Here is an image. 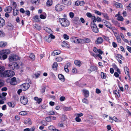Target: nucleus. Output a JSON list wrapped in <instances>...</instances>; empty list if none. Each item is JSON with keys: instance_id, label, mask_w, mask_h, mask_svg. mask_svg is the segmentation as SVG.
Listing matches in <instances>:
<instances>
[{"instance_id": "nucleus-1", "label": "nucleus", "mask_w": 131, "mask_h": 131, "mask_svg": "<svg viewBox=\"0 0 131 131\" xmlns=\"http://www.w3.org/2000/svg\"><path fill=\"white\" fill-rule=\"evenodd\" d=\"M15 74L14 72L12 70H7L3 71L0 73V76L2 77H10L13 76Z\"/></svg>"}, {"instance_id": "nucleus-2", "label": "nucleus", "mask_w": 131, "mask_h": 131, "mask_svg": "<svg viewBox=\"0 0 131 131\" xmlns=\"http://www.w3.org/2000/svg\"><path fill=\"white\" fill-rule=\"evenodd\" d=\"M59 20L61 25L64 27H66L69 26L70 22L67 19L65 18H60Z\"/></svg>"}, {"instance_id": "nucleus-3", "label": "nucleus", "mask_w": 131, "mask_h": 131, "mask_svg": "<svg viewBox=\"0 0 131 131\" xmlns=\"http://www.w3.org/2000/svg\"><path fill=\"white\" fill-rule=\"evenodd\" d=\"M8 68L11 70H14L19 69V66L16 62H14L9 64L8 65Z\"/></svg>"}, {"instance_id": "nucleus-4", "label": "nucleus", "mask_w": 131, "mask_h": 131, "mask_svg": "<svg viewBox=\"0 0 131 131\" xmlns=\"http://www.w3.org/2000/svg\"><path fill=\"white\" fill-rule=\"evenodd\" d=\"M8 59L10 62H12L20 60V58L15 54H11L9 56Z\"/></svg>"}, {"instance_id": "nucleus-5", "label": "nucleus", "mask_w": 131, "mask_h": 131, "mask_svg": "<svg viewBox=\"0 0 131 131\" xmlns=\"http://www.w3.org/2000/svg\"><path fill=\"white\" fill-rule=\"evenodd\" d=\"M91 28L93 31L95 33H98L99 32L98 29L95 23H91Z\"/></svg>"}, {"instance_id": "nucleus-6", "label": "nucleus", "mask_w": 131, "mask_h": 131, "mask_svg": "<svg viewBox=\"0 0 131 131\" xmlns=\"http://www.w3.org/2000/svg\"><path fill=\"white\" fill-rule=\"evenodd\" d=\"M30 85L28 83H25L22 84L20 87L24 91H25L27 90L29 88Z\"/></svg>"}, {"instance_id": "nucleus-7", "label": "nucleus", "mask_w": 131, "mask_h": 131, "mask_svg": "<svg viewBox=\"0 0 131 131\" xmlns=\"http://www.w3.org/2000/svg\"><path fill=\"white\" fill-rule=\"evenodd\" d=\"M20 100L21 103L24 105H25L27 103L28 100L27 98L24 96H21L20 98Z\"/></svg>"}, {"instance_id": "nucleus-8", "label": "nucleus", "mask_w": 131, "mask_h": 131, "mask_svg": "<svg viewBox=\"0 0 131 131\" xmlns=\"http://www.w3.org/2000/svg\"><path fill=\"white\" fill-rule=\"evenodd\" d=\"M63 9H64V6L61 4H58L55 7L56 10L58 12L61 11Z\"/></svg>"}, {"instance_id": "nucleus-9", "label": "nucleus", "mask_w": 131, "mask_h": 131, "mask_svg": "<svg viewBox=\"0 0 131 131\" xmlns=\"http://www.w3.org/2000/svg\"><path fill=\"white\" fill-rule=\"evenodd\" d=\"M97 68L96 66H92L91 67L90 69H88V72L89 73H90L92 71H97Z\"/></svg>"}, {"instance_id": "nucleus-10", "label": "nucleus", "mask_w": 131, "mask_h": 131, "mask_svg": "<svg viewBox=\"0 0 131 131\" xmlns=\"http://www.w3.org/2000/svg\"><path fill=\"white\" fill-rule=\"evenodd\" d=\"M10 53V51L9 49H5L3 50L2 51H0V53L2 54V55L3 54H8Z\"/></svg>"}, {"instance_id": "nucleus-11", "label": "nucleus", "mask_w": 131, "mask_h": 131, "mask_svg": "<svg viewBox=\"0 0 131 131\" xmlns=\"http://www.w3.org/2000/svg\"><path fill=\"white\" fill-rule=\"evenodd\" d=\"M62 2L64 4L67 6L70 5L71 3V0H62Z\"/></svg>"}, {"instance_id": "nucleus-12", "label": "nucleus", "mask_w": 131, "mask_h": 131, "mask_svg": "<svg viewBox=\"0 0 131 131\" xmlns=\"http://www.w3.org/2000/svg\"><path fill=\"white\" fill-rule=\"evenodd\" d=\"M103 41L102 38L99 37L97 38L95 42L97 44H101L103 42Z\"/></svg>"}, {"instance_id": "nucleus-13", "label": "nucleus", "mask_w": 131, "mask_h": 131, "mask_svg": "<svg viewBox=\"0 0 131 131\" xmlns=\"http://www.w3.org/2000/svg\"><path fill=\"white\" fill-rule=\"evenodd\" d=\"M83 92L84 93V95L85 97L87 98L89 96V92L88 91L86 90H83Z\"/></svg>"}, {"instance_id": "nucleus-14", "label": "nucleus", "mask_w": 131, "mask_h": 131, "mask_svg": "<svg viewBox=\"0 0 131 131\" xmlns=\"http://www.w3.org/2000/svg\"><path fill=\"white\" fill-rule=\"evenodd\" d=\"M13 9L12 7L11 6H9L6 7L5 9V12L7 13L10 12Z\"/></svg>"}, {"instance_id": "nucleus-15", "label": "nucleus", "mask_w": 131, "mask_h": 131, "mask_svg": "<svg viewBox=\"0 0 131 131\" xmlns=\"http://www.w3.org/2000/svg\"><path fill=\"white\" fill-rule=\"evenodd\" d=\"M61 53V51L59 50H54L53 51L51 55L53 56H55Z\"/></svg>"}, {"instance_id": "nucleus-16", "label": "nucleus", "mask_w": 131, "mask_h": 131, "mask_svg": "<svg viewBox=\"0 0 131 131\" xmlns=\"http://www.w3.org/2000/svg\"><path fill=\"white\" fill-rule=\"evenodd\" d=\"M62 43L63 44H62V46L63 47H67L68 48H69V45L68 44V42L67 41H63Z\"/></svg>"}, {"instance_id": "nucleus-17", "label": "nucleus", "mask_w": 131, "mask_h": 131, "mask_svg": "<svg viewBox=\"0 0 131 131\" xmlns=\"http://www.w3.org/2000/svg\"><path fill=\"white\" fill-rule=\"evenodd\" d=\"M74 63L76 65L79 67H80L82 64L81 61L78 60H75Z\"/></svg>"}, {"instance_id": "nucleus-18", "label": "nucleus", "mask_w": 131, "mask_h": 131, "mask_svg": "<svg viewBox=\"0 0 131 131\" xmlns=\"http://www.w3.org/2000/svg\"><path fill=\"white\" fill-rule=\"evenodd\" d=\"M5 22L4 20L1 17H0V27H3L5 25Z\"/></svg>"}, {"instance_id": "nucleus-19", "label": "nucleus", "mask_w": 131, "mask_h": 131, "mask_svg": "<svg viewBox=\"0 0 131 131\" xmlns=\"http://www.w3.org/2000/svg\"><path fill=\"white\" fill-rule=\"evenodd\" d=\"M74 23L76 24H78L80 22L79 18L78 17H75L73 19Z\"/></svg>"}, {"instance_id": "nucleus-20", "label": "nucleus", "mask_w": 131, "mask_h": 131, "mask_svg": "<svg viewBox=\"0 0 131 131\" xmlns=\"http://www.w3.org/2000/svg\"><path fill=\"white\" fill-rule=\"evenodd\" d=\"M16 82V78L15 77H14L12 78L11 79V80L10 82L11 84L13 85H15Z\"/></svg>"}, {"instance_id": "nucleus-21", "label": "nucleus", "mask_w": 131, "mask_h": 131, "mask_svg": "<svg viewBox=\"0 0 131 131\" xmlns=\"http://www.w3.org/2000/svg\"><path fill=\"white\" fill-rule=\"evenodd\" d=\"M124 70L125 73L126 74L129 78L130 77L129 73V69L127 67H125L124 68Z\"/></svg>"}, {"instance_id": "nucleus-22", "label": "nucleus", "mask_w": 131, "mask_h": 131, "mask_svg": "<svg viewBox=\"0 0 131 131\" xmlns=\"http://www.w3.org/2000/svg\"><path fill=\"white\" fill-rule=\"evenodd\" d=\"M34 21L36 22H39L40 21V19L38 16L36 15L33 18Z\"/></svg>"}, {"instance_id": "nucleus-23", "label": "nucleus", "mask_w": 131, "mask_h": 131, "mask_svg": "<svg viewBox=\"0 0 131 131\" xmlns=\"http://www.w3.org/2000/svg\"><path fill=\"white\" fill-rule=\"evenodd\" d=\"M113 4L116 7V8H119L120 7V6L122 5L121 3L116 2H115Z\"/></svg>"}, {"instance_id": "nucleus-24", "label": "nucleus", "mask_w": 131, "mask_h": 131, "mask_svg": "<svg viewBox=\"0 0 131 131\" xmlns=\"http://www.w3.org/2000/svg\"><path fill=\"white\" fill-rule=\"evenodd\" d=\"M58 78L59 80L63 82L65 81V79L64 76L61 74H59L58 75Z\"/></svg>"}, {"instance_id": "nucleus-25", "label": "nucleus", "mask_w": 131, "mask_h": 131, "mask_svg": "<svg viewBox=\"0 0 131 131\" xmlns=\"http://www.w3.org/2000/svg\"><path fill=\"white\" fill-rule=\"evenodd\" d=\"M82 40L83 41V43H88L90 42L91 41V40L90 39L88 38L82 39Z\"/></svg>"}, {"instance_id": "nucleus-26", "label": "nucleus", "mask_w": 131, "mask_h": 131, "mask_svg": "<svg viewBox=\"0 0 131 131\" xmlns=\"http://www.w3.org/2000/svg\"><path fill=\"white\" fill-rule=\"evenodd\" d=\"M106 21V22H104V23H105L104 25L105 26L108 28L111 29V28L112 26L110 23L108 22L107 21Z\"/></svg>"}, {"instance_id": "nucleus-27", "label": "nucleus", "mask_w": 131, "mask_h": 131, "mask_svg": "<svg viewBox=\"0 0 131 131\" xmlns=\"http://www.w3.org/2000/svg\"><path fill=\"white\" fill-rule=\"evenodd\" d=\"M34 99L37 101V103L38 104L40 103L42 101V99L41 98H38L37 97H35L34 98Z\"/></svg>"}, {"instance_id": "nucleus-28", "label": "nucleus", "mask_w": 131, "mask_h": 131, "mask_svg": "<svg viewBox=\"0 0 131 131\" xmlns=\"http://www.w3.org/2000/svg\"><path fill=\"white\" fill-rule=\"evenodd\" d=\"M63 109L64 111H68L71 110L72 108L71 106L69 107L64 106L63 107Z\"/></svg>"}, {"instance_id": "nucleus-29", "label": "nucleus", "mask_w": 131, "mask_h": 131, "mask_svg": "<svg viewBox=\"0 0 131 131\" xmlns=\"http://www.w3.org/2000/svg\"><path fill=\"white\" fill-rule=\"evenodd\" d=\"M102 14L104 18L108 20H110L109 17L108 16L107 14L102 13Z\"/></svg>"}, {"instance_id": "nucleus-30", "label": "nucleus", "mask_w": 131, "mask_h": 131, "mask_svg": "<svg viewBox=\"0 0 131 131\" xmlns=\"http://www.w3.org/2000/svg\"><path fill=\"white\" fill-rule=\"evenodd\" d=\"M101 78L102 79H105L107 77L106 73L101 72Z\"/></svg>"}, {"instance_id": "nucleus-31", "label": "nucleus", "mask_w": 131, "mask_h": 131, "mask_svg": "<svg viewBox=\"0 0 131 131\" xmlns=\"http://www.w3.org/2000/svg\"><path fill=\"white\" fill-rule=\"evenodd\" d=\"M118 42L120 43L121 42V39L119 35H118L117 36L115 35Z\"/></svg>"}, {"instance_id": "nucleus-32", "label": "nucleus", "mask_w": 131, "mask_h": 131, "mask_svg": "<svg viewBox=\"0 0 131 131\" xmlns=\"http://www.w3.org/2000/svg\"><path fill=\"white\" fill-rule=\"evenodd\" d=\"M52 0H48L46 3L47 5L48 6H50L52 5Z\"/></svg>"}, {"instance_id": "nucleus-33", "label": "nucleus", "mask_w": 131, "mask_h": 131, "mask_svg": "<svg viewBox=\"0 0 131 131\" xmlns=\"http://www.w3.org/2000/svg\"><path fill=\"white\" fill-rule=\"evenodd\" d=\"M19 13V10L16 9L15 10L14 9H13V14L14 16H16L18 15Z\"/></svg>"}, {"instance_id": "nucleus-34", "label": "nucleus", "mask_w": 131, "mask_h": 131, "mask_svg": "<svg viewBox=\"0 0 131 131\" xmlns=\"http://www.w3.org/2000/svg\"><path fill=\"white\" fill-rule=\"evenodd\" d=\"M52 116H49L48 117L46 118L45 120L48 122H50L51 121V118Z\"/></svg>"}, {"instance_id": "nucleus-35", "label": "nucleus", "mask_w": 131, "mask_h": 131, "mask_svg": "<svg viewBox=\"0 0 131 131\" xmlns=\"http://www.w3.org/2000/svg\"><path fill=\"white\" fill-rule=\"evenodd\" d=\"M113 94L116 95L118 97H120V95L119 94V92H118L117 90H113Z\"/></svg>"}, {"instance_id": "nucleus-36", "label": "nucleus", "mask_w": 131, "mask_h": 131, "mask_svg": "<svg viewBox=\"0 0 131 131\" xmlns=\"http://www.w3.org/2000/svg\"><path fill=\"white\" fill-rule=\"evenodd\" d=\"M92 20L93 21L91 22V23L94 24L95 23V22L96 21V18L95 16H92Z\"/></svg>"}, {"instance_id": "nucleus-37", "label": "nucleus", "mask_w": 131, "mask_h": 131, "mask_svg": "<svg viewBox=\"0 0 131 131\" xmlns=\"http://www.w3.org/2000/svg\"><path fill=\"white\" fill-rule=\"evenodd\" d=\"M6 45V42H3L1 41L0 42V47H5Z\"/></svg>"}, {"instance_id": "nucleus-38", "label": "nucleus", "mask_w": 131, "mask_h": 131, "mask_svg": "<svg viewBox=\"0 0 131 131\" xmlns=\"http://www.w3.org/2000/svg\"><path fill=\"white\" fill-rule=\"evenodd\" d=\"M34 28L35 29L37 30H39L41 28V27L40 26L37 24H36L34 25Z\"/></svg>"}, {"instance_id": "nucleus-39", "label": "nucleus", "mask_w": 131, "mask_h": 131, "mask_svg": "<svg viewBox=\"0 0 131 131\" xmlns=\"http://www.w3.org/2000/svg\"><path fill=\"white\" fill-rule=\"evenodd\" d=\"M46 17V14L45 15L41 14L40 16V18L42 19H45Z\"/></svg>"}, {"instance_id": "nucleus-40", "label": "nucleus", "mask_w": 131, "mask_h": 131, "mask_svg": "<svg viewBox=\"0 0 131 131\" xmlns=\"http://www.w3.org/2000/svg\"><path fill=\"white\" fill-rule=\"evenodd\" d=\"M27 114L26 111H22L19 113V114L21 115H25Z\"/></svg>"}, {"instance_id": "nucleus-41", "label": "nucleus", "mask_w": 131, "mask_h": 131, "mask_svg": "<svg viewBox=\"0 0 131 131\" xmlns=\"http://www.w3.org/2000/svg\"><path fill=\"white\" fill-rule=\"evenodd\" d=\"M123 17L122 16H118L117 18V20L121 21H123Z\"/></svg>"}, {"instance_id": "nucleus-42", "label": "nucleus", "mask_w": 131, "mask_h": 131, "mask_svg": "<svg viewBox=\"0 0 131 131\" xmlns=\"http://www.w3.org/2000/svg\"><path fill=\"white\" fill-rule=\"evenodd\" d=\"M76 37H71V40L72 42H73L75 43V42Z\"/></svg>"}, {"instance_id": "nucleus-43", "label": "nucleus", "mask_w": 131, "mask_h": 131, "mask_svg": "<svg viewBox=\"0 0 131 131\" xmlns=\"http://www.w3.org/2000/svg\"><path fill=\"white\" fill-rule=\"evenodd\" d=\"M58 66V64L56 62L54 63L52 66V68L53 69L56 68H57Z\"/></svg>"}, {"instance_id": "nucleus-44", "label": "nucleus", "mask_w": 131, "mask_h": 131, "mask_svg": "<svg viewBox=\"0 0 131 131\" xmlns=\"http://www.w3.org/2000/svg\"><path fill=\"white\" fill-rule=\"evenodd\" d=\"M5 69V67L3 66H0V73H2Z\"/></svg>"}, {"instance_id": "nucleus-45", "label": "nucleus", "mask_w": 131, "mask_h": 131, "mask_svg": "<svg viewBox=\"0 0 131 131\" xmlns=\"http://www.w3.org/2000/svg\"><path fill=\"white\" fill-rule=\"evenodd\" d=\"M8 104L9 107H14V105L13 103H12L10 102H8Z\"/></svg>"}, {"instance_id": "nucleus-46", "label": "nucleus", "mask_w": 131, "mask_h": 131, "mask_svg": "<svg viewBox=\"0 0 131 131\" xmlns=\"http://www.w3.org/2000/svg\"><path fill=\"white\" fill-rule=\"evenodd\" d=\"M82 102H83L87 104H88L89 103L88 100L85 98L82 99Z\"/></svg>"}, {"instance_id": "nucleus-47", "label": "nucleus", "mask_w": 131, "mask_h": 131, "mask_svg": "<svg viewBox=\"0 0 131 131\" xmlns=\"http://www.w3.org/2000/svg\"><path fill=\"white\" fill-rule=\"evenodd\" d=\"M63 59L61 57H58L56 59V61L58 62H60Z\"/></svg>"}, {"instance_id": "nucleus-48", "label": "nucleus", "mask_w": 131, "mask_h": 131, "mask_svg": "<svg viewBox=\"0 0 131 131\" xmlns=\"http://www.w3.org/2000/svg\"><path fill=\"white\" fill-rule=\"evenodd\" d=\"M61 118L62 120L64 121H65L67 118V116L65 115H62L61 116Z\"/></svg>"}, {"instance_id": "nucleus-49", "label": "nucleus", "mask_w": 131, "mask_h": 131, "mask_svg": "<svg viewBox=\"0 0 131 131\" xmlns=\"http://www.w3.org/2000/svg\"><path fill=\"white\" fill-rule=\"evenodd\" d=\"M41 123L43 124V126H46L47 125V123L46 121V120H43L41 122Z\"/></svg>"}, {"instance_id": "nucleus-50", "label": "nucleus", "mask_w": 131, "mask_h": 131, "mask_svg": "<svg viewBox=\"0 0 131 131\" xmlns=\"http://www.w3.org/2000/svg\"><path fill=\"white\" fill-rule=\"evenodd\" d=\"M112 21L114 24L115 25H118V21L116 20H115L114 19L112 20Z\"/></svg>"}, {"instance_id": "nucleus-51", "label": "nucleus", "mask_w": 131, "mask_h": 131, "mask_svg": "<svg viewBox=\"0 0 131 131\" xmlns=\"http://www.w3.org/2000/svg\"><path fill=\"white\" fill-rule=\"evenodd\" d=\"M63 37L66 40H68L69 39V36L68 35H67L66 34H65L63 35Z\"/></svg>"}, {"instance_id": "nucleus-52", "label": "nucleus", "mask_w": 131, "mask_h": 131, "mask_svg": "<svg viewBox=\"0 0 131 131\" xmlns=\"http://www.w3.org/2000/svg\"><path fill=\"white\" fill-rule=\"evenodd\" d=\"M7 94V93L5 92H3L2 94H0V98H2V96L5 97L6 96Z\"/></svg>"}, {"instance_id": "nucleus-53", "label": "nucleus", "mask_w": 131, "mask_h": 131, "mask_svg": "<svg viewBox=\"0 0 131 131\" xmlns=\"http://www.w3.org/2000/svg\"><path fill=\"white\" fill-rule=\"evenodd\" d=\"M2 59H5L7 58V55L6 54H3V55H1V56L2 57Z\"/></svg>"}, {"instance_id": "nucleus-54", "label": "nucleus", "mask_w": 131, "mask_h": 131, "mask_svg": "<svg viewBox=\"0 0 131 131\" xmlns=\"http://www.w3.org/2000/svg\"><path fill=\"white\" fill-rule=\"evenodd\" d=\"M54 128L55 127L52 125L49 126L48 127L49 129L50 130H53Z\"/></svg>"}, {"instance_id": "nucleus-55", "label": "nucleus", "mask_w": 131, "mask_h": 131, "mask_svg": "<svg viewBox=\"0 0 131 131\" xmlns=\"http://www.w3.org/2000/svg\"><path fill=\"white\" fill-rule=\"evenodd\" d=\"M76 41L75 43H79L81 42H82V39H78L77 38H76Z\"/></svg>"}, {"instance_id": "nucleus-56", "label": "nucleus", "mask_w": 131, "mask_h": 131, "mask_svg": "<svg viewBox=\"0 0 131 131\" xmlns=\"http://www.w3.org/2000/svg\"><path fill=\"white\" fill-rule=\"evenodd\" d=\"M40 72H38L36 73L35 74V76L36 78H37L39 77L40 75Z\"/></svg>"}, {"instance_id": "nucleus-57", "label": "nucleus", "mask_w": 131, "mask_h": 131, "mask_svg": "<svg viewBox=\"0 0 131 131\" xmlns=\"http://www.w3.org/2000/svg\"><path fill=\"white\" fill-rule=\"evenodd\" d=\"M86 15L88 17L90 18L92 16V14L89 12L87 13H86Z\"/></svg>"}, {"instance_id": "nucleus-58", "label": "nucleus", "mask_w": 131, "mask_h": 131, "mask_svg": "<svg viewBox=\"0 0 131 131\" xmlns=\"http://www.w3.org/2000/svg\"><path fill=\"white\" fill-rule=\"evenodd\" d=\"M48 114L49 115H53L55 114V113L53 111H50L48 113Z\"/></svg>"}, {"instance_id": "nucleus-59", "label": "nucleus", "mask_w": 131, "mask_h": 131, "mask_svg": "<svg viewBox=\"0 0 131 131\" xmlns=\"http://www.w3.org/2000/svg\"><path fill=\"white\" fill-rule=\"evenodd\" d=\"M39 3V0H33V3L36 5H38Z\"/></svg>"}, {"instance_id": "nucleus-60", "label": "nucleus", "mask_w": 131, "mask_h": 131, "mask_svg": "<svg viewBox=\"0 0 131 131\" xmlns=\"http://www.w3.org/2000/svg\"><path fill=\"white\" fill-rule=\"evenodd\" d=\"M94 13L99 15H101V12L97 10H95Z\"/></svg>"}, {"instance_id": "nucleus-61", "label": "nucleus", "mask_w": 131, "mask_h": 131, "mask_svg": "<svg viewBox=\"0 0 131 131\" xmlns=\"http://www.w3.org/2000/svg\"><path fill=\"white\" fill-rule=\"evenodd\" d=\"M76 121L77 122H80L81 121V119L78 117H77L75 118Z\"/></svg>"}, {"instance_id": "nucleus-62", "label": "nucleus", "mask_w": 131, "mask_h": 131, "mask_svg": "<svg viewBox=\"0 0 131 131\" xmlns=\"http://www.w3.org/2000/svg\"><path fill=\"white\" fill-rule=\"evenodd\" d=\"M74 15V13L72 12H70L69 13V16L70 17L72 18Z\"/></svg>"}, {"instance_id": "nucleus-63", "label": "nucleus", "mask_w": 131, "mask_h": 131, "mask_svg": "<svg viewBox=\"0 0 131 131\" xmlns=\"http://www.w3.org/2000/svg\"><path fill=\"white\" fill-rule=\"evenodd\" d=\"M113 120L114 121L116 122H118V120L117 119L116 117L115 116H114L113 117Z\"/></svg>"}, {"instance_id": "nucleus-64", "label": "nucleus", "mask_w": 131, "mask_h": 131, "mask_svg": "<svg viewBox=\"0 0 131 131\" xmlns=\"http://www.w3.org/2000/svg\"><path fill=\"white\" fill-rule=\"evenodd\" d=\"M126 48L128 51L130 53H131V47L129 46H127Z\"/></svg>"}]
</instances>
